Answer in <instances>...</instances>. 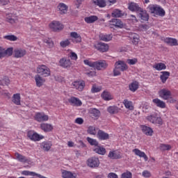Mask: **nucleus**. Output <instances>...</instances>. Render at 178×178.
Here are the masks:
<instances>
[{
  "label": "nucleus",
  "mask_w": 178,
  "mask_h": 178,
  "mask_svg": "<svg viewBox=\"0 0 178 178\" xmlns=\"http://www.w3.org/2000/svg\"><path fill=\"white\" fill-rule=\"evenodd\" d=\"M146 120H148L150 123H153V124H162V118L159 117L156 113H152L147 116Z\"/></svg>",
  "instance_id": "1"
},
{
  "label": "nucleus",
  "mask_w": 178,
  "mask_h": 178,
  "mask_svg": "<svg viewBox=\"0 0 178 178\" xmlns=\"http://www.w3.org/2000/svg\"><path fill=\"white\" fill-rule=\"evenodd\" d=\"M160 149L161 151H170L172 149V146L170 145L161 144Z\"/></svg>",
  "instance_id": "49"
},
{
  "label": "nucleus",
  "mask_w": 178,
  "mask_h": 178,
  "mask_svg": "<svg viewBox=\"0 0 178 178\" xmlns=\"http://www.w3.org/2000/svg\"><path fill=\"white\" fill-rule=\"evenodd\" d=\"M119 111H120V108L115 106H111L107 108V111L108 113H111V115L119 113Z\"/></svg>",
  "instance_id": "41"
},
{
  "label": "nucleus",
  "mask_w": 178,
  "mask_h": 178,
  "mask_svg": "<svg viewBox=\"0 0 178 178\" xmlns=\"http://www.w3.org/2000/svg\"><path fill=\"white\" fill-rule=\"evenodd\" d=\"M156 15H158L159 16H165V10L159 6Z\"/></svg>",
  "instance_id": "56"
},
{
  "label": "nucleus",
  "mask_w": 178,
  "mask_h": 178,
  "mask_svg": "<svg viewBox=\"0 0 178 178\" xmlns=\"http://www.w3.org/2000/svg\"><path fill=\"white\" fill-rule=\"evenodd\" d=\"M138 86H139L138 81H134L129 84V88L130 91H131L132 92H136V91L138 90Z\"/></svg>",
  "instance_id": "34"
},
{
  "label": "nucleus",
  "mask_w": 178,
  "mask_h": 178,
  "mask_svg": "<svg viewBox=\"0 0 178 178\" xmlns=\"http://www.w3.org/2000/svg\"><path fill=\"white\" fill-rule=\"evenodd\" d=\"M114 66H116L117 69H119L121 72H126L129 69L127 64L122 60L115 62Z\"/></svg>",
  "instance_id": "12"
},
{
  "label": "nucleus",
  "mask_w": 178,
  "mask_h": 178,
  "mask_svg": "<svg viewBox=\"0 0 178 178\" xmlns=\"http://www.w3.org/2000/svg\"><path fill=\"white\" fill-rule=\"evenodd\" d=\"M92 3H94L95 6H99V8H105L106 6L105 0H92Z\"/></svg>",
  "instance_id": "32"
},
{
  "label": "nucleus",
  "mask_w": 178,
  "mask_h": 178,
  "mask_svg": "<svg viewBox=\"0 0 178 178\" xmlns=\"http://www.w3.org/2000/svg\"><path fill=\"white\" fill-rule=\"evenodd\" d=\"M99 38L102 41L108 42V41H111L112 40L113 37H112V34H109V35L101 34L99 35Z\"/></svg>",
  "instance_id": "45"
},
{
  "label": "nucleus",
  "mask_w": 178,
  "mask_h": 178,
  "mask_svg": "<svg viewBox=\"0 0 178 178\" xmlns=\"http://www.w3.org/2000/svg\"><path fill=\"white\" fill-rule=\"evenodd\" d=\"M161 73V75L160 76V79L162 83H166V81L168 80V79H169V76H170V72L168 71H163Z\"/></svg>",
  "instance_id": "35"
},
{
  "label": "nucleus",
  "mask_w": 178,
  "mask_h": 178,
  "mask_svg": "<svg viewBox=\"0 0 178 178\" xmlns=\"http://www.w3.org/2000/svg\"><path fill=\"white\" fill-rule=\"evenodd\" d=\"M94 151L96 152V154H99V155H105V154H106V149L99 146H97L95 149H94Z\"/></svg>",
  "instance_id": "43"
},
{
  "label": "nucleus",
  "mask_w": 178,
  "mask_h": 178,
  "mask_svg": "<svg viewBox=\"0 0 178 178\" xmlns=\"http://www.w3.org/2000/svg\"><path fill=\"white\" fill-rule=\"evenodd\" d=\"M164 42H165V44H168V45H170V47H177V45H178L177 40L175 38H166L164 40Z\"/></svg>",
  "instance_id": "25"
},
{
  "label": "nucleus",
  "mask_w": 178,
  "mask_h": 178,
  "mask_svg": "<svg viewBox=\"0 0 178 178\" xmlns=\"http://www.w3.org/2000/svg\"><path fill=\"white\" fill-rule=\"evenodd\" d=\"M68 102H70V105H72V106H81V105H83L81 100L74 97L68 99Z\"/></svg>",
  "instance_id": "15"
},
{
  "label": "nucleus",
  "mask_w": 178,
  "mask_h": 178,
  "mask_svg": "<svg viewBox=\"0 0 178 178\" xmlns=\"http://www.w3.org/2000/svg\"><path fill=\"white\" fill-rule=\"evenodd\" d=\"M108 156L110 158V159H120V158H122V153L117 150H114L110 152Z\"/></svg>",
  "instance_id": "19"
},
{
  "label": "nucleus",
  "mask_w": 178,
  "mask_h": 178,
  "mask_svg": "<svg viewBox=\"0 0 178 178\" xmlns=\"http://www.w3.org/2000/svg\"><path fill=\"white\" fill-rule=\"evenodd\" d=\"M27 137L31 139V141H40L44 138V136L40 135L34 131H29L27 133Z\"/></svg>",
  "instance_id": "3"
},
{
  "label": "nucleus",
  "mask_w": 178,
  "mask_h": 178,
  "mask_svg": "<svg viewBox=\"0 0 178 178\" xmlns=\"http://www.w3.org/2000/svg\"><path fill=\"white\" fill-rule=\"evenodd\" d=\"M69 56L72 60H77V54L73 51L70 52Z\"/></svg>",
  "instance_id": "60"
},
{
  "label": "nucleus",
  "mask_w": 178,
  "mask_h": 178,
  "mask_svg": "<svg viewBox=\"0 0 178 178\" xmlns=\"http://www.w3.org/2000/svg\"><path fill=\"white\" fill-rule=\"evenodd\" d=\"M9 84H10V79L8 76H5L0 80V86H9Z\"/></svg>",
  "instance_id": "47"
},
{
  "label": "nucleus",
  "mask_w": 178,
  "mask_h": 178,
  "mask_svg": "<svg viewBox=\"0 0 178 178\" xmlns=\"http://www.w3.org/2000/svg\"><path fill=\"white\" fill-rule=\"evenodd\" d=\"M108 67V64L104 60H99L98 61H95V69L97 70H105Z\"/></svg>",
  "instance_id": "5"
},
{
  "label": "nucleus",
  "mask_w": 178,
  "mask_h": 178,
  "mask_svg": "<svg viewBox=\"0 0 178 178\" xmlns=\"http://www.w3.org/2000/svg\"><path fill=\"white\" fill-rule=\"evenodd\" d=\"M88 166L90 168H98V166H99V159L97 157H91L88 159Z\"/></svg>",
  "instance_id": "10"
},
{
  "label": "nucleus",
  "mask_w": 178,
  "mask_h": 178,
  "mask_svg": "<svg viewBox=\"0 0 178 178\" xmlns=\"http://www.w3.org/2000/svg\"><path fill=\"white\" fill-rule=\"evenodd\" d=\"M141 129H142L143 133H144V134H145L146 136H152V133H154L152 128L149 127L142 125Z\"/></svg>",
  "instance_id": "29"
},
{
  "label": "nucleus",
  "mask_w": 178,
  "mask_h": 178,
  "mask_svg": "<svg viewBox=\"0 0 178 178\" xmlns=\"http://www.w3.org/2000/svg\"><path fill=\"white\" fill-rule=\"evenodd\" d=\"M35 81L37 87H42V86L45 83V79H42L40 75H35Z\"/></svg>",
  "instance_id": "36"
},
{
  "label": "nucleus",
  "mask_w": 178,
  "mask_h": 178,
  "mask_svg": "<svg viewBox=\"0 0 178 178\" xmlns=\"http://www.w3.org/2000/svg\"><path fill=\"white\" fill-rule=\"evenodd\" d=\"M129 38L134 45H138V42H140V36L138 34L131 33H129Z\"/></svg>",
  "instance_id": "16"
},
{
  "label": "nucleus",
  "mask_w": 178,
  "mask_h": 178,
  "mask_svg": "<svg viewBox=\"0 0 178 178\" xmlns=\"http://www.w3.org/2000/svg\"><path fill=\"white\" fill-rule=\"evenodd\" d=\"M153 68L156 69V70H159V72H161V70H166V65H165L163 63H158L153 65Z\"/></svg>",
  "instance_id": "40"
},
{
  "label": "nucleus",
  "mask_w": 178,
  "mask_h": 178,
  "mask_svg": "<svg viewBox=\"0 0 178 178\" xmlns=\"http://www.w3.org/2000/svg\"><path fill=\"white\" fill-rule=\"evenodd\" d=\"M51 147H52V143L49 141L42 142L41 144L42 149H43V151H46V152H48V151L51 149Z\"/></svg>",
  "instance_id": "30"
},
{
  "label": "nucleus",
  "mask_w": 178,
  "mask_h": 178,
  "mask_svg": "<svg viewBox=\"0 0 178 178\" xmlns=\"http://www.w3.org/2000/svg\"><path fill=\"white\" fill-rule=\"evenodd\" d=\"M20 99H21L20 94L16 93L13 95V100H12L13 104H15V105H21Z\"/></svg>",
  "instance_id": "42"
},
{
  "label": "nucleus",
  "mask_w": 178,
  "mask_h": 178,
  "mask_svg": "<svg viewBox=\"0 0 178 178\" xmlns=\"http://www.w3.org/2000/svg\"><path fill=\"white\" fill-rule=\"evenodd\" d=\"M138 17L141 20H144L145 22H147L148 19H149V15H148L147 11L143 8L139 11Z\"/></svg>",
  "instance_id": "28"
},
{
  "label": "nucleus",
  "mask_w": 178,
  "mask_h": 178,
  "mask_svg": "<svg viewBox=\"0 0 178 178\" xmlns=\"http://www.w3.org/2000/svg\"><path fill=\"white\" fill-rule=\"evenodd\" d=\"M153 103L155 104V105H156V106H158L159 108H166V104L165 103V102L159 99H154Z\"/></svg>",
  "instance_id": "38"
},
{
  "label": "nucleus",
  "mask_w": 178,
  "mask_h": 178,
  "mask_svg": "<svg viewBox=\"0 0 178 178\" xmlns=\"http://www.w3.org/2000/svg\"><path fill=\"white\" fill-rule=\"evenodd\" d=\"M59 63L60 66H61V67H64L65 69L72 66V61H70V59H67L66 58H61Z\"/></svg>",
  "instance_id": "17"
},
{
  "label": "nucleus",
  "mask_w": 178,
  "mask_h": 178,
  "mask_svg": "<svg viewBox=\"0 0 178 178\" xmlns=\"http://www.w3.org/2000/svg\"><path fill=\"white\" fill-rule=\"evenodd\" d=\"M95 48L100 52H106L109 49V46L107 44L99 42L95 45Z\"/></svg>",
  "instance_id": "13"
},
{
  "label": "nucleus",
  "mask_w": 178,
  "mask_h": 178,
  "mask_svg": "<svg viewBox=\"0 0 178 178\" xmlns=\"http://www.w3.org/2000/svg\"><path fill=\"white\" fill-rule=\"evenodd\" d=\"M44 43L47 44V47H49V48H53L54 47V42L52 41V40L51 38H47L44 39Z\"/></svg>",
  "instance_id": "50"
},
{
  "label": "nucleus",
  "mask_w": 178,
  "mask_h": 178,
  "mask_svg": "<svg viewBox=\"0 0 178 178\" xmlns=\"http://www.w3.org/2000/svg\"><path fill=\"white\" fill-rule=\"evenodd\" d=\"M72 87L78 91H83L86 87V82L84 81H75L72 83Z\"/></svg>",
  "instance_id": "8"
},
{
  "label": "nucleus",
  "mask_w": 178,
  "mask_h": 178,
  "mask_svg": "<svg viewBox=\"0 0 178 178\" xmlns=\"http://www.w3.org/2000/svg\"><path fill=\"white\" fill-rule=\"evenodd\" d=\"M49 27L53 31H60L63 30V25L58 21H53L49 24Z\"/></svg>",
  "instance_id": "9"
},
{
  "label": "nucleus",
  "mask_w": 178,
  "mask_h": 178,
  "mask_svg": "<svg viewBox=\"0 0 178 178\" xmlns=\"http://www.w3.org/2000/svg\"><path fill=\"white\" fill-rule=\"evenodd\" d=\"M101 97L104 101H111V99H113V96L112 95V94H111L107 90H104L102 93Z\"/></svg>",
  "instance_id": "27"
},
{
  "label": "nucleus",
  "mask_w": 178,
  "mask_h": 178,
  "mask_svg": "<svg viewBox=\"0 0 178 178\" xmlns=\"http://www.w3.org/2000/svg\"><path fill=\"white\" fill-rule=\"evenodd\" d=\"M37 73L41 74V76H43L44 77H48V76L51 74V71L47 65H42L37 67Z\"/></svg>",
  "instance_id": "2"
},
{
  "label": "nucleus",
  "mask_w": 178,
  "mask_h": 178,
  "mask_svg": "<svg viewBox=\"0 0 178 178\" xmlns=\"http://www.w3.org/2000/svg\"><path fill=\"white\" fill-rule=\"evenodd\" d=\"M137 62H138V60H137V58L127 60V63H128V65H136V63H137Z\"/></svg>",
  "instance_id": "59"
},
{
  "label": "nucleus",
  "mask_w": 178,
  "mask_h": 178,
  "mask_svg": "<svg viewBox=\"0 0 178 178\" xmlns=\"http://www.w3.org/2000/svg\"><path fill=\"white\" fill-rule=\"evenodd\" d=\"M121 71L120 70L119 68H117L116 66H115V68L113 70V76H120L121 74Z\"/></svg>",
  "instance_id": "61"
},
{
  "label": "nucleus",
  "mask_w": 178,
  "mask_h": 178,
  "mask_svg": "<svg viewBox=\"0 0 178 178\" xmlns=\"http://www.w3.org/2000/svg\"><path fill=\"white\" fill-rule=\"evenodd\" d=\"M62 177L63 178H76V175L69 171L64 170L62 172Z\"/></svg>",
  "instance_id": "44"
},
{
  "label": "nucleus",
  "mask_w": 178,
  "mask_h": 178,
  "mask_svg": "<svg viewBox=\"0 0 178 178\" xmlns=\"http://www.w3.org/2000/svg\"><path fill=\"white\" fill-rule=\"evenodd\" d=\"M57 8L60 11V15H66V13H67V9H69V7L64 3H60L58 5Z\"/></svg>",
  "instance_id": "21"
},
{
  "label": "nucleus",
  "mask_w": 178,
  "mask_h": 178,
  "mask_svg": "<svg viewBox=\"0 0 178 178\" xmlns=\"http://www.w3.org/2000/svg\"><path fill=\"white\" fill-rule=\"evenodd\" d=\"M87 141L89 143V144H90V145H95V147H98V141H97V140L88 137Z\"/></svg>",
  "instance_id": "52"
},
{
  "label": "nucleus",
  "mask_w": 178,
  "mask_h": 178,
  "mask_svg": "<svg viewBox=\"0 0 178 178\" xmlns=\"http://www.w3.org/2000/svg\"><path fill=\"white\" fill-rule=\"evenodd\" d=\"M122 104H124L125 108L129 111L134 110V106H133V102L129 101L128 99H124Z\"/></svg>",
  "instance_id": "37"
},
{
  "label": "nucleus",
  "mask_w": 178,
  "mask_h": 178,
  "mask_svg": "<svg viewBox=\"0 0 178 178\" xmlns=\"http://www.w3.org/2000/svg\"><path fill=\"white\" fill-rule=\"evenodd\" d=\"M84 20L86 23L91 24V23H95V22H97V20H98V17L97 15H92L85 17Z\"/></svg>",
  "instance_id": "39"
},
{
  "label": "nucleus",
  "mask_w": 178,
  "mask_h": 178,
  "mask_svg": "<svg viewBox=\"0 0 178 178\" xmlns=\"http://www.w3.org/2000/svg\"><path fill=\"white\" fill-rule=\"evenodd\" d=\"M159 95L163 99H169L172 98V92L168 89H161L159 91Z\"/></svg>",
  "instance_id": "7"
},
{
  "label": "nucleus",
  "mask_w": 178,
  "mask_h": 178,
  "mask_svg": "<svg viewBox=\"0 0 178 178\" xmlns=\"http://www.w3.org/2000/svg\"><path fill=\"white\" fill-rule=\"evenodd\" d=\"M129 10H131L132 12H139L143 8L138 6V4L136 3H131L129 6Z\"/></svg>",
  "instance_id": "33"
},
{
  "label": "nucleus",
  "mask_w": 178,
  "mask_h": 178,
  "mask_svg": "<svg viewBox=\"0 0 178 178\" xmlns=\"http://www.w3.org/2000/svg\"><path fill=\"white\" fill-rule=\"evenodd\" d=\"M49 119V117L44 113H37L35 115V120H36L37 122H48V120Z\"/></svg>",
  "instance_id": "11"
},
{
  "label": "nucleus",
  "mask_w": 178,
  "mask_h": 178,
  "mask_svg": "<svg viewBox=\"0 0 178 178\" xmlns=\"http://www.w3.org/2000/svg\"><path fill=\"white\" fill-rule=\"evenodd\" d=\"M60 45L62 48H66V47H69V45H70V41L67 39L63 40L60 42Z\"/></svg>",
  "instance_id": "53"
},
{
  "label": "nucleus",
  "mask_w": 178,
  "mask_h": 178,
  "mask_svg": "<svg viewBox=\"0 0 178 178\" xmlns=\"http://www.w3.org/2000/svg\"><path fill=\"white\" fill-rule=\"evenodd\" d=\"M83 63H85V65H87L88 66H90V67H95V61L92 62L90 61L89 60H84Z\"/></svg>",
  "instance_id": "55"
},
{
  "label": "nucleus",
  "mask_w": 178,
  "mask_h": 178,
  "mask_svg": "<svg viewBox=\"0 0 178 178\" xmlns=\"http://www.w3.org/2000/svg\"><path fill=\"white\" fill-rule=\"evenodd\" d=\"M97 138L99 140H109V134L102 130L97 132Z\"/></svg>",
  "instance_id": "26"
},
{
  "label": "nucleus",
  "mask_w": 178,
  "mask_h": 178,
  "mask_svg": "<svg viewBox=\"0 0 178 178\" xmlns=\"http://www.w3.org/2000/svg\"><path fill=\"white\" fill-rule=\"evenodd\" d=\"M110 23H113L111 26H115L117 29H123L124 27V25L123 24V22L119 19H112L110 20Z\"/></svg>",
  "instance_id": "18"
},
{
  "label": "nucleus",
  "mask_w": 178,
  "mask_h": 178,
  "mask_svg": "<svg viewBox=\"0 0 178 178\" xmlns=\"http://www.w3.org/2000/svg\"><path fill=\"white\" fill-rule=\"evenodd\" d=\"M40 129L44 131V133H49V131H52V130H54V127L51 124L42 123L40 124Z\"/></svg>",
  "instance_id": "20"
},
{
  "label": "nucleus",
  "mask_w": 178,
  "mask_h": 178,
  "mask_svg": "<svg viewBox=\"0 0 178 178\" xmlns=\"http://www.w3.org/2000/svg\"><path fill=\"white\" fill-rule=\"evenodd\" d=\"M13 54L14 58H20L26 56L27 51L24 49H15L14 51L13 50Z\"/></svg>",
  "instance_id": "6"
},
{
  "label": "nucleus",
  "mask_w": 178,
  "mask_h": 178,
  "mask_svg": "<svg viewBox=\"0 0 178 178\" xmlns=\"http://www.w3.org/2000/svg\"><path fill=\"white\" fill-rule=\"evenodd\" d=\"M15 159H17L19 162H21L22 163H29L30 162V160L25 156L21 154L19 152L15 153Z\"/></svg>",
  "instance_id": "14"
},
{
  "label": "nucleus",
  "mask_w": 178,
  "mask_h": 178,
  "mask_svg": "<svg viewBox=\"0 0 178 178\" xmlns=\"http://www.w3.org/2000/svg\"><path fill=\"white\" fill-rule=\"evenodd\" d=\"M90 115L92 119L97 120L101 116V111L98 109L92 108L90 111Z\"/></svg>",
  "instance_id": "24"
},
{
  "label": "nucleus",
  "mask_w": 178,
  "mask_h": 178,
  "mask_svg": "<svg viewBox=\"0 0 178 178\" xmlns=\"http://www.w3.org/2000/svg\"><path fill=\"white\" fill-rule=\"evenodd\" d=\"M133 177V175L131 174V172H126L122 174L121 175V178H132Z\"/></svg>",
  "instance_id": "57"
},
{
  "label": "nucleus",
  "mask_w": 178,
  "mask_h": 178,
  "mask_svg": "<svg viewBox=\"0 0 178 178\" xmlns=\"http://www.w3.org/2000/svg\"><path fill=\"white\" fill-rule=\"evenodd\" d=\"M107 178H118V175H116L115 173L110 172L108 175Z\"/></svg>",
  "instance_id": "64"
},
{
  "label": "nucleus",
  "mask_w": 178,
  "mask_h": 178,
  "mask_svg": "<svg viewBox=\"0 0 178 178\" xmlns=\"http://www.w3.org/2000/svg\"><path fill=\"white\" fill-rule=\"evenodd\" d=\"M88 133L89 134H91L92 136H95V134H97V131L95 130V127H89L88 129Z\"/></svg>",
  "instance_id": "54"
},
{
  "label": "nucleus",
  "mask_w": 178,
  "mask_h": 178,
  "mask_svg": "<svg viewBox=\"0 0 178 178\" xmlns=\"http://www.w3.org/2000/svg\"><path fill=\"white\" fill-rule=\"evenodd\" d=\"M75 123L77 124H83V123H84V120L81 118H78L75 120Z\"/></svg>",
  "instance_id": "63"
},
{
  "label": "nucleus",
  "mask_w": 178,
  "mask_h": 178,
  "mask_svg": "<svg viewBox=\"0 0 178 178\" xmlns=\"http://www.w3.org/2000/svg\"><path fill=\"white\" fill-rule=\"evenodd\" d=\"M13 55V47H8L7 49L0 47V59L6 58V56H12Z\"/></svg>",
  "instance_id": "4"
},
{
  "label": "nucleus",
  "mask_w": 178,
  "mask_h": 178,
  "mask_svg": "<svg viewBox=\"0 0 178 178\" xmlns=\"http://www.w3.org/2000/svg\"><path fill=\"white\" fill-rule=\"evenodd\" d=\"M158 8H159V6H158L149 5V6L147 7V9L149 10L150 13H154V15H156L157 10H158Z\"/></svg>",
  "instance_id": "48"
},
{
  "label": "nucleus",
  "mask_w": 178,
  "mask_h": 178,
  "mask_svg": "<svg viewBox=\"0 0 178 178\" xmlns=\"http://www.w3.org/2000/svg\"><path fill=\"white\" fill-rule=\"evenodd\" d=\"M70 37L72 38V42H75L76 44L81 42V35L76 32H71Z\"/></svg>",
  "instance_id": "23"
},
{
  "label": "nucleus",
  "mask_w": 178,
  "mask_h": 178,
  "mask_svg": "<svg viewBox=\"0 0 178 178\" xmlns=\"http://www.w3.org/2000/svg\"><path fill=\"white\" fill-rule=\"evenodd\" d=\"M4 40H8V41H17V38L15 35H7L3 36Z\"/></svg>",
  "instance_id": "51"
},
{
  "label": "nucleus",
  "mask_w": 178,
  "mask_h": 178,
  "mask_svg": "<svg viewBox=\"0 0 178 178\" xmlns=\"http://www.w3.org/2000/svg\"><path fill=\"white\" fill-rule=\"evenodd\" d=\"M142 175L143 177H151V172L148 170H145L143 172Z\"/></svg>",
  "instance_id": "62"
},
{
  "label": "nucleus",
  "mask_w": 178,
  "mask_h": 178,
  "mask_svg": "<svg viewBox=\"0 0 178 178\" xmlns=\"http://www.w3.org/2000/svg\"><path fill=\"white\" fill-rule=\"evenodd\" d=\"M111 16L112 17H123V16H124V13H123V11L119 10V9H115L113 10L112 13H111Z\"/></svg>",
  "instance_id": "31"
},
{
  "label": "nucleus",
  "mask_w": 178,
  "mask_h": 178,
  "mask_svg": "<svg viewBox=\"0 0 178 178\" xmlns=\"http://www.w3.org/2000/svg\"><path fill=\"white\" fill-rule=\"evenodd\" d=\"M102 90L101 86L98 87L95 85H93L91 89L92 92H99Z\"/></svg>",
  "instance_id": "58"
},
{
  "label": "nucleus",
  "mask_w": 178,
  "mask_h": 178,
  "mask_svg": "<svg viewBox=\"0 0 178 178\" xmlns=\"http://www.w3.org/2000/svg\"><path fill=\"white\" fill-rule=\"evenodd\" d=\"M132 152H134L135 155L137 156H139L140 158H143L145 159V161L147 162L148 161V156L144 152H141V150L138 149H134L132 150Z\"/></svg>",
  "instance_id": "22"
},
{
  "label": "nucleus",
  "mask_w": 178,
  "mask_h": 178,
  "mask_svg": "<svg viewBox=\"0 0 178 178\" xmlns=\"http://www.w3.org/2000/svg\"><path fill=\"white\" fill-rule=\"evenodd\" d=\"M21 175H22L23 176H37V177L40 176V174L35 173L34 172L28 171V170L22 171L21 172Z\"/></svg>",
  "instance_id": "46"
}]
</instances>
